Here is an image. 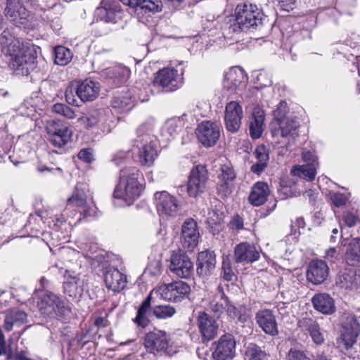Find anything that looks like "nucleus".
Here are the masks:
<instances>
[{
    "label": "nucleus",
    "mask_w": 360,
    "mask_h": 360,
    "mask_svg": "<svg viewBox=\"0 0 360 360\" xmlns=\"http://www.w3.org/2000/svg\"><path fill=\"white\" fill-rule=\"evenodd\" d=\"M141 172L136 167H125L120 170V181L116 186L113 197L120 201L118 205H129L136 200L143 191V185L139 178Z\"/></svg>",
    "instance_id": "obj_1"
},
{
    "label": "nucleus",
    "mask_w": 360,
    "mask_h": 360,
    "mask_svg": "<svg viewBox=\"0 0 360 360\" xmlns=\"http://www.w3.org/2000/svg\"><path fill=\"white\" fill-rule=\"evenodd\" d=\"M7 53L10 56L9 66L13 70H21L22 74H28L35 62L33 49L25 45L18 39H13L7 44Z\"/></svg>",
    "instance_id": "obj_2"
},
{
    "label": "nucleus",
    "mask_w": 360,
    "mask_h": 360,
    "mask_svg": "<svg viewBox=\"0 0 360 360\" xmlns=\"http://www.w3.org/2000/svg\"><path fill=\"white\" fill-rule=\"evenodd\" d=\"M153 127L152 122L143 123L136 129V138L133 140V146L139 149V161L143 166H151L158 156L157 150L150 137Z\"/></svg>",
    "instance_id": "obj_3"
},
{
    "label": "nucleus",
    "mask_w": 360,
    "mask_h": 360,
    "mask_svg": "<svg viewBox=\"0 0 360 360\" xmlns=\"http://www.w3.org/2000/svg\"><path fill=\"white\" fill-rule=\"evenodd\" d=\"M37 307L41 314L49 319H61L70 311L65 301L53 292L43 295Z\"/></svg>",
    "instance_id": "obj_4"
},
{
    "label": "nucleus",
    "mask_w": 360,
    "mask_h": 360,
    "mask_svg": "<svg viewBox=\"0 0 360 360\" xmlns=\"http://www.w3.org/2000/svg\"><path fill=\"white\" fill-rule=\"evenodd\" d=\"M236 23L233 30L237 31L257 28L262 25L263 14L256 5L243 4L237 6L235 11Z\"/></svg>",
    "instance_id": "obj_5"
},
{
    "label": "nucleus",
    "mask_w": 360,
    "mask_h": 360,
    "mask_svg": "<svg viewBox=\"0 0 360 360\" xmlns=\"http://www.w3.org/2000/svg\"><path fill=\"white\" fill-rule=\"evenodd\" d=\"M4 14L15 27L25 28L32 21L30 12L19 0H6Z\"/></svg>",
    "instance_id": "obj_6"
},
{
    "label": "nucleus",
    "mask_w": 360,
    "mask_h": 360,
    "mask_svg": "<svg viewBox=\"0 0 360 360\" xmlns=\"http://www.w3.org/2000/svg\"><path fill=\"white\" fill-rule=\"evenodd\" d=\"M153 291L165 301L179 302L190 293L191 288L186 282L178 281L161 285Z\"/></svg>",
    "instance_id": "obj_7"
},
{
    "label": "nucleus",
    "mask_w": 360,
    "mask_h": 360,
    "mask_svg": "<svg viewBox=\"0 0 360 360\" xmlns=\"http://www.w3.org/2000/svg\"><path fill=\"white\" fill-rule=\"evenodd\" d=\"M46 131L49 141L56 147L65 146L71 139L72 131L69 126L58 120H49L46 123Z\"/></svg>",
    "instance_id": "obj_8"
},
{
    "label": "nucleus",
    "mask_w": 360,
    "mask_h": 360,
    "mask_svg": "<svg viewBox=\"0 0 360 360\" xmlns=\"http://www.w3.org/2000/svg\"><path fill=\"white\" fill-rule=\"evenodd\" d=\"M169 271L181 278H190L193 274L194 266L191 258L181 250L174 251L169 259Z\"/></svg>",
    "instance_id": "obj_9"
},
{
    "label": "nucleus",
    "mask_w": 360,
    "mask_h": 360,
    "mask_svg": "<svg viewBox=\"0 0 360 360\" xmlns=\"http://www.w3.org/2000/svg\"><path fill=\"white\" fill-rule=\"evenodd\" d=\"M208 173L204 165L194 167L188 176L187 192L190 197L196 198L203 193L207 187Z\"/></svg>",
    "instance_id": "obj_10"
},
{
    "label": "nucleus",
    "mask_w": 360,
    "mask_h": 360,
    "mask_svg": "<svg viewBox=\"0 0 360 360\" xmlns=\"http://www.w3.org/2000/svg\"><path fill=\"white\" fill-rule=\"evenodd\" d=\"M183 82L184 79L181 75L172 68H165L158 71L153 81L155 86L165 88L167 91L170 92L179 89Z\"/></svg>",
    "instance_id": "obj_11"
},
{
    "label": "nucleus",
    "mask_w": 360,
    "mask_h": 360,
    "mask_svg": "<svg viewBox=\"0 0 360 360\" xmlns=\"http://www.w3.org/2000/svg\"><path fill=\"white\" fill-rule=\"evenodd\" d=\"M171 337L165 330H154L146 333L144 346L146 349L154 354L165 352L170 345Z\"/></svg>",
    "instance_id": "obj_12"
},
{
    "label": "nucleus",
    "mask_w": 360,
    "mask_h": 360,
    "mask_svg": "<svg viewBox=\"0 0 360 360\" xmlns=\"http://www.w3.org/2000/svg\"><path fill=\"white\" fill-rule=\"evenodd\" d=\"M341 338L346 349L351 348L360 333V323L356 316L345 314L342 318Z\"/></svg>",
    "instance_id": "obj_13"
},
{
    "label": "nucleus",
    "mask_w": 360,
    "mask_h": 360,
    "mask_svg": "<svg viewBox=\"0 0 360 360\" xmlns=\"http://www.w3.org/2000/svg\"><path fill=\"white\" fill-rule=\"evenodd\" d=\"M196 134L198 141L205 147L214 146L220 136L219 127L214 122L204 121L198 125Z\"/></svg>",
    "instance_id": "obj_14"
},
{
    "label": "nucleus",
    "mask_w": 360,
    "mask_h": 360,
    "mask_svg": "<svg viewBox=\"0 0 360 360\" xmlns=\"http://www.w3.org/2000/svg\"><path fill=\"white\" fill-rule=\"evenodd\" d=\"M243 117V108L238 102L231 101L226 104L224 122L226 129L229 131L231 133L238 131L241 127Z\"/></svg>",
    "instance_id": "obj_15"
},
{
    "label": "nucleus",
    "mask_w": 360,
    "mask_h": 360,
    "mask_svg": "<svg viewBox=\"0 0 360 360\" xmlns=\"http://www.w3.org/2000/svg\"><path fill=\"white\" fill-rule=\"evenodd\" d=\"M300 123L296 117H288L278 123V125L270 127L271 133L273 136L287 139L288 141H293L299 135L298 129Z\"/></svg>",
    "instance_id": "obj_16"
},
{
    "label": "nucleus",
    "mask_w": 360,
    "mask_h": 360,
    "mask_svg": "<svg viewBox=\"0 0 360 360\" xmlns=\"http://www.w3.org/2000/svg\"><path fill=\"white\" fill-rule=\"evenodd\" d=\"M122 10L118 4L110 0H102L96 10L98 20L114 24L122 18Z\"/></svg>",
    "instance_id": "obj_17"
},
{
    "label": "nucleus",
    "mask_w": 360,
    "mask_h": 360,
    "mask_svg": "<svg viewBox=\"0 0 360 360\" xmlns=\"http://www.w3.org/2000/svg\"><path fill=\"white\" fill-rule=\"evenodd\" d=\"M64 277V293L72 298L77 299L81 297L85 287V276H82L81 274L74 275L66 271Z\"/></svg>",
    "instance_id": "obj_18"
},
{
    "label": "nucleus",
    "mask_w": 360,
    "mask_h": 360,
    "mask_svg": "<svg viewBox=\"0 0 360 360\" xmlns=\"http://www.w3.org/2000/svg\"><path fill=\"white\" fill-rule=\"evenodd\" d=\"M216 263V255L214 251L207 250L200 252L197 257V274L200 277L207 278L214 271Z\"/></svg>",
    "instance_id": "obj_19"
},
{
    "label": "nucleus",
    "mask_w": 360,
    "mask_h": 360,
    "mask_svg": "<svg viewBox=\"0 0 360 360\" xmlns=\"http://www.w3.org/2000/svg\"><path fill=\"white\" fill-rule=\"evenodd\" d=\"M236 341L230 334L222 335L212 353L214 360H232L235 356Z\"/></svg>",
    "instance_id": "obj_20"
},
{
    "label": "nucleus",
    "mask_w": 360,
    "mask_h": 360,
    "mask_svg": "<svg viewBox=\"0 0 360 360\" xmlns=\"http://www.w3.org/2000/svg\"><path fill=\"white\" fill-rule=\"evenodd\" d=\"M255 321L259 327L266 335L276 336L278 335V328L276 316L271 309H264L255 314Z\"/></svg>",
    "instance_id": "obj_21"
},
{
    "label": "nucleus",
    "mask_w": 360,
    "mask_h": 360,
    "mask_svg": "<svg viewBox=\"0 0 360 360\" xmlns=\"http://www.w3.org/2000/svg\"><path fill=\"white\" fill-rule=\"evenodd\" d=\"M199 236L197 222L191 218L186 219L181 226V241L184 248L193 250L198 245Z\"/></svg>",
    "instance_id": "obj_22"
},
{
    "label": "nucleus",
    "mask_w": 360,
    "mask_h": 360,
    "mask_svg": "<svg viewBox=\"0 0 360 360\" xmlns=\"http://www.w3.org/2000/svg\"><path fill=\"white\" fill-rule=\"evenodd\" d=\"M197 325L204 342H208L217 336L218 324L216 320L206 312H199Z\"/></svg>",
    "instance_id": "obj_23"
},
{
    "label": "nucleus",
    "mask_w": 360,
    "mask_h": 360,
    "mask_svg": "<svg viewBox=\"0 0 360 360\" xmlns=\"http://www.w3.org/2000/svg\"><path fill=\"white\" fill-rule=\"evenodd\" d=\"M155 201L158 213L162 216H175L178 212V205L174 197L166 191L157 192Z\"/></svg>",
    "instance_id": "obj_24"
},
{
    "label": "nucleus",
    "mask_w": 360,
    "mask_h": 360,
    "mask_svg": "<svg viewBox=\"0 0 360 360\" xmlns=\"http://www.w3.org/2000/svg\"><path fill=\"white\" fill-rule=\"evenodd\" d=\"M329 267L327 264L321 259H314L309 264L307 271V280L314 284L323 283L328 276Z\"/></svg>",
    "instance_id": "obj_25"
},
{
    "label": "nucleus",
    "mask_w": 360,
    "mask_h": 360,
    "mask_svg": "<svg viewBox=\"0 0 360 360\" xmlns=\"http://www.w3.org/2000/svg\"><path fill=\"white\" fill-rule=\"evenodd\" d=\"M220 172L219 174V183L217 189L220 194L226 196L232 192L233 181L236 178V174L230 163L222 165Z\"/></svg>",
    "instance_id": "obj_26"
},
{
    "label": "nucleus",
    "mask_w": 360,
    "mask_h": 360,
    "mask_svg": "<svg viewBox=\"0 0 360 360\" xmlns=\"http://www.w3.org/2000/svg\"><path fill=\"white\" fill-rule=\"evenodd\" d=\"M100 89L98 82L86 79L77 85V96L81 102L93 101L98 96Z\"/></svg>",
    "instance_id": "obj_27"
},
{
    "label": "nucleus",
    "mask_w": 360,
    "mask_h": 360,
    "mask_svg": "<svg viewBox=\"0 0 360 360\" xmlns=\"http://www.w3.org/2000/svg\"><path fill=\"white\" fill-rule=\"evenodd\" d=\"M259 253L256 248L247 242L237 245L234 250V260L236 263H250L257 260Z\"/></svg>",
    "instance_id": "obj_28"
},
{
    "label": "nucleus",
    "mask_w": 360,
    "mask_h": 360,
    "mask_svg": "<svg viewBox=\"0 0 360 360\" xmlns=\"http://www.w3.org/2000/svg\"><path fill=\"white\" fill-rule=\"evenodd\" d=\"M246 75L239 67L231 68L224 75L223 86L227 91L233 92L241 84L245 83Z\"/></svg>",
    "instance_id": "obj_29"
},
{
    "label": "nucleus",
    "mask_w": 360,
    "mask_h": 360,
    "mask_svg": "<svg viewBox=\"0 0 360 360\" xmlns=\"http://www.w3.org/2000/svg\"><path fill=\"white\" fill-rule=\"evenodd\" d=\"M311 302L314 308L323 314L330 315L336 310L333 298L325 292L315 294L311 298Z\"/></svg>",
    "instance_id": "obj_30"
},
{
    "label": "nucleus",
    "mask_w": 360,
    "mask_h": 360,
    "mask_svg": "<svg viewBox=\"0 0 360 360\" xmlns=\"http://www.w3.org/2000/svg\"><path fill=\"white\" fill-rule=\"evenodd\" d=\"M104 281L109 290L120 292L125 288L127 278L118 269L111 268L106 271L104 275Z\"/></svg>",
    "instance_id": "obj_31"
},
{
    "label": "nucleus",
    "mask_w": 360,
    "mask_h": 360,
    "mask_svg": "<svg viewBox=\"0 0 360 360\" xmlns=\"http://www.w3.org/2000/svg\"><path fill=\"white\" fill-rule=\"evenodd\" d=\"M27 321V315L24 311L18 308L10 309L6 312L4 328L10 331L13 327H20L25 324Z\"/></svg>",
    "instance_id": "obj_32"
},
{
    "label": "nucleus",
    "mask_w": 360,
    "mask_h": 360,
    "mask_svg": "<svg viewBox=\"0 0 360 360\" xmlns=\"http://www.w3.org/2000/svg\"><path fill=\"white\" fill-rule=\"evenodd\" d=\"M270 193L266 183L258 181L252 187L248 197L249 202L253 206H260L266 200Z\"/></svg>",
    "instance_id": "obj_33"
},
{
    "label": "nucleus",
    "mask_w": 360,
    "mask_h": 360,
    "mask_svg": "<svg viewBox=\"0 0 360 360\" xmlns=\"http://www.w3.org/2000/svg\"><path fill=\"white\" fill-rule=\"evenodd\" d=\"M265 114L263 110L256 109L250 118L249 131L250 136L257 139L262 136L264 131Z\"/></svg>",
    "instance_id": "obj_34"
},
{
    "label": "nucleus",
    "mask_w": 360,
    "mask_h": 360,
    "mask_svg": "<svg viewBox=\"0 0 360 360\" xmlns=\"http://www.w3.org/2000/svg\"><path fill=\"white\" fill-rule=\"evenodd\" d=\"M254 154L257 162L251 166V171L259 174L267 167L269 160V150L264 145H259L255 148Z\"/></svg>",
    "instance_id": "obj_35"
},
{
    "label": "nucleus",
    "mask_w": 360,
    "mask_h": 360,
    "mask_svg": "<svg viewBox=\"0 0 360 360\" xmlns=\"http://www.w3.org/2000/svg\"><path fill=\"white\" fill-rule=\"evenodd\" d=\"M130 70L125 66L118 65L106 70V75L115 86L124 84L129 77Z\"/></svg>",
    "instance_id": "obj_36"
},
{
    "label": "nucleus",
    "mask_w": 360,
    "mask_h": 360,
    "mask_svg": "<svg viewBox=\"0 0 360 360\" xmlns=\"http://www.w3.org/2000/svg\"><path fill=\"white\" fill-rule=\"evenodd\" d=\"M153 291H151L147 297L142 302L139 308L138 309L136 317L134 319V322L139 326L144 328L150 323L146 314L150 309L152 296Z\"/></svg>",
    "instance_id": "obj_37"
},
{
    "label": "nucleus",
    "mask_w": 360,
    "mask_h": 360,
    "mask_svg": "<svg viewBox=\"0 0 360 360\" xmlns=\"http://www.w3.org/2000/svg\"><path fill=\"white\" fill-rule=\"evenodd\" d=\"M346 262L349 265H360V238L353 239L348 245L346 252Z\"/></svg>",
    "instance_id": "obj_38"
},
{
    "label": "nucleus",
    "mask_w": 360,
    "mask_h": 360,
    "mask_svg": "<svg viewBox=\"0 0 360 360\" xmlns=\"http://www.w3.org/2000/svg\"><path fill=\"white\" fill-rule=\"evenodd\" d=\"M68 203L70 205L76 206L78 207H83L84 215H86L89 212V209H86V193L85 188L82 187V185L77 184L75 187V190L72 195L68 200Z\"/></svg>",
    "instance_id": "obj_39"
},
{
    "label": "nucleus",
    "mask_w": 360,
    "mask_h": 360,
    "mask_svg": "<svg viewBox=\"0 0 360 360\" xmlns=\"http://www.w3.org/2000/svg\"><path fill=\"white\" fill-rule=\"evenodd\" d=\"M290 173L307 181H313L316 174L315 165H295L291 169Z\"/></svg>",
    "instance_id": "obj_40"
},
{
    "label": "nucleus",
    "mask_w": 360,
    "mask_h": 360,
    "mask_svg": "<svg viewBox=\"0 0 360 360\" xmlns=\"http://www.w3.org/2000/svg\"><path fill=\"white\" fill-rule=\"evenodd\" d=\"M102 112L97 109H91L79 119L86 128L93 127L101 120Z\"/></svg>",
    "instance_id": "obj_41"
},
{
    "label": "nucleus",
    "mask_w": 360,
    "mask_h": 360,
    "mask_svg": "<svg viewBox=\"0 0 360 360\" xmlns=\"http://www.w3.org/2000/svg\"><path fill=\"white\" fill-rule=\"evenodd\" d=\"M136 10L144 11L145 13H155L162 11V4L160 0H137Z\"/></svg>",
    "instance_id": "obj_42"
},
{
    "label": "nucleus",
    "mask_w": 360,
    "mask_h": 360,
    "mask_svg": "<svg viewBox=\"0 0 360 360\" xmlns=\"http://www.w3.org/2000/svg\"><path fill=\"white\" fill-rule=\"evenodd\" d=\"M72 58L70 50L63 46H58L54 50V61L59 65H65L69 63Z\"/></svg>",
    "instance_id": "obj_43"
},
{
    "label": "nucleus",
    "mask_w": 360,
    "mask_h": 360,
    "mask_svg": "<svg viewBox=\"0 0 360 360\" xmlns=\"http://www.w3.org/2000/svg\"><path fill=\"white\" fill-rule=\"evenodd\" d=\"M248 360H268L265 351L255 343H250L245 350Z\"/></svg>",
    "instance_id": "obj_44"
},
{
    "label": "nucleus",
    "mask_w": 360,
    "mask_h": 360,
    "mask_svg": "<svg viewBox=\"0 0 360 360\" xmlns=\"http://www.w3.org/2000/svg\"><path fill=\"white\" fill-rule=\"evenodd\" d=\"M219 292L221 293L220 297H214L212 301L210 302V309L218 317L223 313L226 302L225 298V294L223 290V288L221 286L218 287Z\"/></svg>",
    "instance_id": "obj_45"
},
{
    "label": "nucleus",
    "mask_w": 360,
    "mask_h": 360,
    "mask_svg": "<svg viewBox=\"0 0 360 360\" xmlns=\"http://www.w3.org/2000/svg\"><path fill=\"white\" fill-rule=\"evenodd\" d=\"M288 108L285 101H281L275 110L273 112L274 118L270 123L269 127L272 125H278V123L282 120H286L288 117L286 115L288 112Z\"/></svg>",
    "instance_id": "obj_46"
},
{
    "label": "nucleus",
    "mask_w": 360,
    "mask_h": 360,
    "mask_svg": "<svg viewBox=\"0 0 360 360\" xmlns=\"http://www.w3.org/2000/svg\"><path fill=\"white\" fill-rule=\"evenodd\" d=\"M176 309L170 305H156L153 307V314L158 319H166L173 316Z\"/></svg>",
    "instance_id": "obj_47"
},
{
    "label": "nucleus",
    "mask_w": 360,
    "mask_h": 360,
    "mask_svg": "<svg viewBox=\"0 0 360 360\" xmlns=\"http://www.w3.org/2000/svg\"><path fill=\"white\" fill-rule=\"evenodd\" d=\"M221 274L224 280L226 281H233L237 278L233 271L231 262L227 256L223 257Z\"/></svg>",
    "instance_id": "obj_48"
},
{
    "label": "nucleus",
    "mask_w": 360,
    "mask_h": 360,
    "mask_svg": "<svg viewBox=\"0 0 360 360\" xmlns=\"http://www.w3.org/2000/svg\"><path fill=\"white\" fill-rule=\"evenodd\" d=\"M112 106L121 110L131 109L133 106V101L130 96H115L112 101Z\"/></svg>",
    "instance_id": "obj_49"
},
{
    "label": "nucleus",
    "mask_w": 360,
    "mask_h": 360,
    "mask_svg": "<svg viewBox=\"0 0 360 360\" xmlns=\"http://www.w3.org/2000/svg\"><path fill=\"white\" fill-rule=\"evenodd\" d=\"M342 285L346 288L357 289L360 285V276L354 271H349L342 276Z\"/></svg>",
    "instance_id": "obj_50"
},
{
    "label": "nucleus",
    "mask_w": 360,
    "mask_h": 360,
    "mask_svg": "<svg viewBox=\"0 0 360 360\" xmlns=\"http://www.w3.org/2000/svg\"><path fill=\"white\" fill-rule=\"evenodd\" d=\"M319 326V325L316 319L309 316L303 317L298 321V326L300 329L309 334L314 329L317 328Z\"/></svg>",
    "instance_id": "obj_51"
},
{
    "label": "nucleus",
    "mask_w": 360,
    "mask_h": 360,
    "mask_svg": "<svg viewBox=\"0 0 360 360\" xmlns=\"http://www.w3.org/2000/svg\"><path fill=\"white\" fill-rule=\"evenodd\" d=\"M181 122L177 120H167L163 128L162 132L164 134H168L170 136H174L177 132L181 130Z\"/></svg>",
    "instance_id": "obj_52"
},
{
    "label": "nucleus",
    "mask_w": 360,
    "mask_h": 360,
    "mask_svg": "<svg viewBox=\"0 0 360 360\" xmlns=\"http://www.w3.org/2000/svg\"><path fill=\"white\" fill-rule=\"evenodd\" d=\"M53 112L63 115L68 119H73L76 117L75 111L69 106L63 103H56L53 105Z\"/></svg>",
    "instance_id": "obj_53"
},
{
    "label": "nucleus",
    "mask_w": 360,
    "mask_h": 360,
    "mask_svg": "<svg viewBox=\"0 0 360 360\" xmlns=\"http://www.w3.org/2000/svg\"><path fill=\"white\" fill-rule=\"evenodd\" d=\"M65 96L66 101L69 104L77 107L81 105L82 102L77 98V86H75L73 84L69 85L65 89Z\"/></svg>",
    "instance_id": "obj_54"
},
{
    "label": "nucleus",
    "mask_w": 360,
    "mask_h": 360,
    "mask_svg": "<svg viewBox=\"0 0 360 360\" xmlns=\"http://www.w3.org/2000/svg\"><path fill=\"white\" fill-rule=\"evenodd\" d=\"M225 301L226 302V312L228 315L232 319H237L240 321H244L245 319H243L239 310L232 304L228 298H225Z\"/></svg>",
    "instance_id": "obj_55"
},
{
    "label": "nucleus",
    "mask_w": 360,
    "mask_h": 360,
    "mask_svg": "<svg viewBox=\"0 0 360 360\" xmlns=\"http://www.w3.org/2000/svg\"><path fill=\"white\" fill-rule=\"evenodd\" d=\"M288 360H310L304 352L292 348L288 354Z\"/></svg>",
    "instance_id": "obj_56"
},
{
    "label": "nucleus",
    "mask_w": 360,
    "mask_h": 360,
    "mask_svg": "<svg viewBox=\"0 0 360 360\" xmlns=\"http://www.w3.org/2000/svg\"><path fill=\"white\" fill-rule=\"evenodd\" d=\"M330 200L333 204L338 207L345 205L347 200L345 195L340 193H332L330 195Z\"/></svg>",
    "instance_id": "obj_57"
},
{
    "label": "nucleus",
    "mask_w": 360,
    "mask_h": 360,
    "mask_svg": "<svg viewBox=\"0 0 360 360\" xmlns=\"http://www.w3.org/2000/svg\"><path fill=\"white\" fill-rule=\"evenodd\" d=\"M313 342L316 345H321L324 342V338L323 333L321 332L320 326L314 329L311 333H309Z\"/></svg>",
    "instance_id": "obj_58"
},
{
    "label": "nucleus",
    "mask_w": 360,
    "mask_h": 360,
    "mask_svg": "<svg viewBox=\"0 0 360 360\" xmlns=\"http://www.w3.org/2000/svg\"><path fill=\"white\" fill-rule=\"evenodd\" d=\"M129 156V152L125 151H119L116 153L113 158H112V162L117 165H120L122 163H124Z\"/></svg>",
    "instance_id": "obj_59"
},
{
    "label": "nucleus",
    "mask_w": 360,
    "mask_h": 360,
    "mask_svg": "<svg viewBox=\"0 0 360 360\" xmlns=\"http://www.w3.org/2000/svg\"><path fill=\"white\" fill-rule=\"evenodd\" d=\"M78 158L86 163H90L94 160L93 155L89 149H82L78 153Z\"/></svg>",
    "instance_id": "obj_60"
},
{
    "label": "nucleus",
    "mask_w": 360,
    "mask_h": 360,
    "mask_svg": "<svg viewBox=\"0 0 360 360\" xmlns=\"http://www.w3.org/2000/svg\"><path fill=\"white\" fill-rule=\"evenodd\" d=\"M302 159L304 162L308 163V165H314L317 160V157L314 153L307 150L302 152Z\"/></svg>",
    "instance_id": "obj_61"
},
{
    "label": "nucleus",
    "mask_w": 360,
    "mask_h": 360,
    "mask_svg": "<svg viewBox=\"0 0 360 360\" xmlns=\"http://www.w3.org/2000/svg\"><path fill=\"white\" fill-rule=\"evenodd\" d=\"M230 224H231V229H236L237 231H239V230H241L243 229V220L238 215L233 217Z\"/></svg>",
    "instance_id": "obj_62"
},
{
    "label": "nucleus",
    "mask_w": 360,
    "mask_h": 360,
    "mask_svg": "<svg viewBox=\"0 0 360 360\" xmlns=\"http://www.w3.org/2000/svg\"><path fill=\"white\" fill-rule=\"evenodd\" d=\"M343 220L347 226L352 227L356 224L357 218L354 214L347 212L343 217Z\"/></svg>",
    "instance_id": "obj_63"
},
{
    "label": "nucleus",
    "mask_w": 360,
    "mask_h": 360,
    "mask_svg": "<svg viewBox=\"0 0 360 360\" xmlns=\"http://www.w3.org/2000/svg\"><path fill=\"white\" fill-rule=\"evenodd\" d=\"M339 253L335 248H330L326 251L325 258L329 261H335L338 259Z\"/></svg>",
    "instance_id": "obj_64"
}]
</instances>
